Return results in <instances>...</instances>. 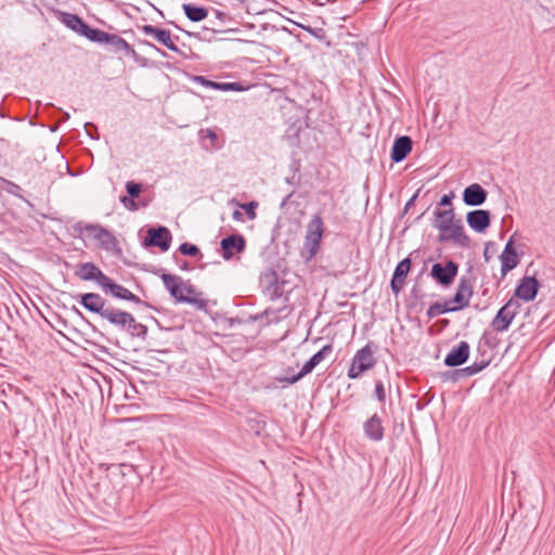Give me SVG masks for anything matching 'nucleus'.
Segmentation results:
<instances>
[{"instance_id":"57","label":"nucleus","mask_w":555,"mask_h":555,"mask_svg":"<svg viewBox=\"0 0 555 555\" xmlns=\"http://www.w3.org/2000/svg\"><path fill=\"white\" fill-rule=\"evenodd\" d=\"M72 311L76 313L79 318H81L83 321H87L86 317L77 307L73 306Z\"/></svg>"},{"instance_id":"10","label":"nucleus","mask_w":555,"mask_h":555,"mask_svg":"<svg viewBox=\"0 0 555 555\" xmlns=\"http://www.w3.org/2000/svg\"><path fill=\"white\" fill-rule=\"evenodd\" d=\"M519 309L520 304L515 298L508 299L507 302L499 309L491 321L492 328L495 332L507 331Z\"/></svg>"},{"instance_id":"38","label":"nucleus","mask_w":555,"mask_h":555,"mask_svg":"<svg viewBox=\"0 0 555 555\" xmlns=\"http://www.w3.org/2000/svg\"><path fill=\"white\" fill-rule=\"evenodd\" d=\"M441 379L444 380V382H453V383H457L463 378V375H462V371L461 369L459 367H455L454 370H450V371H446V372H442L441 373Z\"/></svg>"},{"instance_id":"18","label":"nucleus","mask_w":555,"mask_h":555,"mask_svg":"<svg viewBox=\"0 0 555 555\" xmlns=\"http://www.w3.org/2000/svg\"><path fill=\"white\" fill-rule=\"evenodd\" d=\"M75 275L82 281H94L102 288L103 284L107 280V275L93 262L80 263Z\"/></svg>"},{"instance_id":"46","label":"nucleus","mask_w":555,"mask_h":555,"mask_svg":"<svg viewBox=\"0 0 555 555\" xmlns=\"http://www.w3.org/2000/svg\"><path fill=\"white\" fill-rule=\"evenodd\" d=\"M434 399V395L429 396V392L424 395L415 404L417 411H422L430 401Z\"/></svg>"},{"instance_id":"33","label":"nucleus","mask_w":555,"mask_h":555,"mask_svg":"<svg viewBox=\"0 0 555 555\" xmlns=\"http://www.w3.org/2000/svg\"><path fill=\"white\" fill-rule=\"evenodd\" d=\"M321 243L315 242L313 240H310L308 237H305L304 240V247L301 251V256L305 258V260L311 261L320 250Z\"/></svg>"},{"instance_id":"61","label":"nucleus","mask_w":555,"mask_h":555,"mask_svg":"<svg viewBox=\"0 0 555 555\" xmlns=\"http://www.w3.org/2000/svg\"><path fill=\"white\" fill-rule=\"evenodd\" d=\"M438 324H440L441 327H446L449 324V320L448 319L439 320Z\"/></svg>"},{"instance_id":"47","label":"nucleus","mask_w":555,"mask_h":555,"mask_svg":"<svg viewBox=\"0 0 555 555\" xmlns=\"http://www.w3.org/2000/svg\"><path fill=\"white\" fill-rule=\"evenodd\" d=\"M454 196L455 195H454L453 192H450L449 194L442 195L440 201H439V203H438V205L440 207H448V208L452 207V199L454 198Z\"/></svg>"},{"instance_id":"59","label":"nucleus","mask_w":555,"mask_h":555,"mask_svg":"<svg viewBox=\"0 0 555 555\" xmlns=\"http://www.w3.org/2000/svg\"><path fill=\"white\" fill-rule=\"evenodd\" d=\"M85 128H86V131H88L89 129H93L95 132L98 131L96 126L92 122H87L85 125Z\"/></svg>"},{"instance_id":"51","label":"nucleus","mask_w":555,"mask_h":555,"mask_svg":"<svg viewBox=\"0 0 555 555\" xmlns=\"http://www.w3.org/2000/svg\"><path fill=\"white\" fill-rule=\"evenodd\" d=\"M420 191L421 190H417L416 193L405 203L404 208H403V212H406L414 205L415 199L417 198Z\"/></svg>"},{"instance_id":"28","label":"nucleus","mask_w":555,"mask_h":555,"mask_svg":"<svg viewBox=\"0 0 555 555\" xmlns=\"http://www.w3.org/2000/svg\"><path fill=\"white\" fill-rule=\"evenodd\" d=\"M130 312L124 311L118 308L111 306L107 312L103 315V320H106L111 325L116 327L118 331L124 332V323L127 322Z\"/></svg>"},{"instance_id":"37","label":"nucleus","mask_w":555,"mask_h":555,"mask_svg":"<svg viewBox=\"0 0 555 555\" xmlns=\"http://www.w3.org/2000/svg\"><path fill=\"white\" fill-rule=\"evenodd\" d=\"M299 28L307 31L314 38H317L319 41H324L326 39V31L321 27H311L309 25H304L300 23H295Z\"/></svg>"},{"instance_id":"27","label":"nucleus","mask_w":555,"mask_h":555,"mask_svg":"<svg viewBox=\"0 0 555 555\" xmlns=\"http://www.w3.org/2000/svg\"><path fill=\"white\" fill-rule=\"evenodd\" d=\"M324 230L325 228L322 217L319 214H315L307 224L305 237L321 243Z\"/></svg>"},{"instance_id":"35","label":"nucleus","mask_w":555,"mask_h":555,"mask_svg":"<svg viewBox=\"0 0 555 555\" xmlns=\"http://www.w3.org/2000/svg\"><path fill=\"white\" fill-rule=\"evenodd\" d=\"M489 364H490V361H481V362H474L473 364H470L466 367H462L461 371H462L463 378L465 379L473 375L478 374L483 369H486Z\"/></svg>"},{"instance_id":"41","label":"nucleus","mask_w":555,"mask_h":555,"mask_svg":"<svg viewBox=\"0 0 555 555\" xmlns=\"http://www.w3.org/2000/svg\"><path fill=\"white\" fill-rule=\"evenodd\" d=\"M437 242H439V243L453 242V244L456 246V238L453 235L452 230H444L443 232H439V234L437 236Z\"/></svg>"},{"instance_id":"40","label":"nucleus","mask_w":555,"mask_h":555,"mask_svg":"<svg viewBox=\"0 0 555 555\" xmlns=\"http://www.w3.org/2000/svg\"><path fill=\"white\" fill-rule=\"evenodd\" d=\"M0 179L5 184L4 190L8 193H10V194H12L14 196H17V197H22L21 194H20L21 191H22V188L18 184H16V183H14V182H12L10 180H7L4 178H0Z\"/></svg>"},{"instance_id":"14","label":"nucleus","mask_w":555,"mask_h":555,"mask_svg":"<svg viewBox=\"0 0 555 555\" xmlns=\"http://www.w3.org/2000/svg\"><path fill=\"white\" fill-rule=\"evenodd\" d=\"M139 29L146 36L152 37L162 46L166 47L168 50L179 53L183 56L185 54L178 48V46L172 41L170 30L160 28L151 24H145L139 27Z\"/></svg>"},{"instance_id":"4","label":"nucleus","mask_w":555,"mask_h":555,"mask_svg":"<svg viewBox=\"0 0 555 555\" xmlns=\"http://www.w3.org/2000/svg\"><path fill=\"white\" fill-rule=\"evenodd\" d=\"M378 346L374 341H369L364 347L359 349L352 358L351 365L347 372L350 379L359 378L364 372L373 369L377 362L374 353Z\"/></svg>"},{"instance_id":"25","label":"nucleus","mask_w":555,"mask_h":555,"mask_svg":"<svg viewBox=\"0 0 555 555\" xmlns=\"http://www.w3.org/2000/svg\"><path fill=\"white\" fill-rule=\"evenodd\" d=\"M434 228L438 229L439 232H443L444 230H449L452 223H454L457 219L455 218V211L453 207L447 209L437 208L434 211Z\"/></svg>"},{"instance_id":"12","label":"nucleus","mask_w":555,"mask_h":555,"mask_svg":"<svg viewBox=\"0 0 555 555\" xmlns=\"http://www.w3.org/2000/svg\"><path fill=\"white\" fill-rule=\"evenodd\" d=\"M474 294V280L463 275L459 280L455 294L449 299L455 312L469 306V300Z\"/></svg>"},{"instance_id":"43","label":"nucleus","mask_w":555,"mask_h":555,"mask_svg":"<svg viewBox=\"0 0 555 555\" xmlns=\"http://www.w3.org/2000/svg\"><path fill=\"white\" fill-rule=\"evenodd\" d=\"M374 395L379 402L384 403L386 401V391L382 380L375 383Z\"/></svg>"},{"instance_id":"64","label":"nucleus","mask_w":555,"mask_h":555,"mask_svg":"<svg viewBox=\"0 0 555 555\" xmlns=\"http://www.w3.org/2000/svg\"><path fill=\"white\" fill-rule=\"evenodd\" d=\"M63 117H64L65 120H67L69 118V114L68 113H64Z\"/></svg>"},{"instance_id":"50","label":"nucleus","mask_w":555,"mask_h":555,"mask_svg":"<svg viewBox=\"0 0 555 555\" xmlns=\"http://www.w3.org/2000/svg\"><path fill=\"white\" fill-rule=\"evenodd\" d=\"M295 171H298V168H296ZM285 182L294 186L299 185L300 177H296V172H294L292 177L285 178Z\"/></svg>"},{"instance_id":"32","label":"nucleus","mask_w":555,"mask_h":555,"mask_svg":"<svg viewBox=\"0 0 555 555\" xmlns=\"http://www.w3.org/2000/svg\"><path fill=\"white\" fill-rule=\"evenodd\" d=\"M279 273L274 269H267L260 275V284L263 287V292L269 296L274 284H276V280L279 279Z\"/></svg>"},{"instance_id":"5","label":"nucleus","mask_w":555,"mask_h":555,"mask_svg":"<svg viewBox=\"0 0 555 555\" xmlns=\"http://www.w3.org/2000/svg\"><path fill=\"white\" fill-rule=\"evenodd\" d=\"M459 268V263L452 259L435 262L430 268L429 276L442 288H448L454 283Z\"/></svg>"},{"instance_id":"3","label":"nucleus","mask_w":555,"mask_h":555,"mask_svg":"<svg viewBox=\"0 0 555 555\" xmlns=\"http://www.w3.org/2000/svg\"><path fill=\"white\" fill-rule=\"evenodd\" d=\"M91 42L98 43L106 49L111 53H122L126 56H130L133 60H138L139 54L124 38L117 34L106 33L100 28H96Z\"/></svg>"},{"instance_id":"21","label":"nucleus","mask_w":555,"mask_h":555,"mask_svg":"<svg viewBox=\"0 0 555 555\" xmlns=\"http://www.w3.org/2000/svg\"><path fill=\"white\" fill-rule=\"evenodd\" d=\"M411 268H412V261H411L410 257L402 259L396 266L395 271L391 276V280H390V288L395 295H398L401 292V289L405 283V279L408 276L409 272L411 271Z\"/></svg>"},{"instance_id":"20","label":"nucleus","mask_w":555,"mask_h":555,"mask_svg":"<svg viewBox=\"0 0 555 555\" xmlns=\"http://www.w3.org/2000/svg\"><path fill=\"white\" fill-rule=\"evenodd\" d=\"M192 80L203 87L210 88L214 90L222 91V92H229V91H235V92H242L248 90L249 87L243 85L242 82L235 81V82H219L208 79L205 76L194 75L192 76Z\"/></svg>"},{"instance_id":"55","label":"nucleus","mask_w":555,"mask_h":555,"mask_svg":"<svg viewBox=\"0 0 555 555\" xmlns=\"http://www.w3.org/2000/svg\"><path fill=\"white\" fill-rule=\"evenodd\" d=\"M202 132H204V130H202ZM205 132H206V137L209 138L212 142L218 139L217 133L212 129L208 128L205 130Z\"/></svg>"},{"instance_id":"44","label":"nucleus","mask_w":555,"mask_h":555,"mask_svg":"<svg viewBox=\"0 0 555 555\" xmlns=\"http://www.w3.org/2000/svg\"><path fill=\"white\" fill-rule=\"evenodd\" d=\"M182 292L186 293V294H184L185 296H192V297H197V298H199L202 296V293L197 292L195 286L190 281L184 282Z\"/></svg>"},{"instance_id":"22","label":"nucleus","mask_w":555,"mask_h":555,"mask_svg":"<svg viewBox=\"0 0 555 555\" xmlns=\"http://www.w3.org/2000/svg\"><path fill=\"white\" fill-rule=\"evenodd\" d=\"M413 149V140L409 135H398L390 151V158L392 163L403 162Z\"/></svg>"},{"instance_id":"56","label":"nucleus","mask_w":555,"mask_h":555,"mask_svg":"<svg viewBox=\"0 0 555 555\" xmlns=\"http://www.w3.org/2000/svg\"><path fill=\"white\" fill-rule=\"evenodd\" d=\"M232 218L236 221H244V215L243 212H241L238 209H235L233 212H232Z\"/></svg>"},{"instance_id":"39","label":"nucleus","mask_w":555,"mask_h":555,"mask_svg":"<svg viewBox=\"0 0 555 555\" xmlns=\"http://www.w3.org/2000/svg\"><path fill=\"white\" fill-rule=\"evenodd\" d=\"M125 188L131 198H138L142 192V184L135 181H128Z\"/></svg>"},{"instance_id":"36","label":"nucleus","mask_w":555,"mask_h":555,"mask_svg":"<svg viewBox=\"0 0 555 555\" xmlns=\"http://www.w3.org/2000/svg\"><path fill=\"white\" fill-rule=\"evenodd\" d=\"M178 250L183 256L201 257V258L203 257V254H202L201 249L198 248V246L195 244L189 243V242L182 243L179 246Z\"/></svg>"},{"instance_id":"2","label":"nucleus","mask_w":555,"mask_h":555,"mask_svg":"<svg viewBox=\"0 0 555 555\" xmlns=\"http://www.w3.org/2000/svg\"><path fill=\"white\" fill-rule=\"evenodd\" d=\"M160 271H163V273L160 274V279L164 283L165 288L177 302L192 305L196 309L202 311L207 310L206 299L184 295V293L182 292L184 281L181 276L167 273L163 269H160Z\"/></svg>"},{"instance_id":"34","label":"nucleus","mask_w":555,"mask_h":555,"mask_svg":"<svg viewBox=\"0 0 555 555\" xmlns=\"http://www.w3.org/2000/svg\"><path fill=\"white\" fill-rule=\"evenodd\" d=\"M287 281L283 279H278L276 284L272 287L271 292L269 293L270 300L274 301L284 296V294H288L289 291H286Z\"/></svg>"},{"instance_id":"11","label":"nucleus","mask_w":555,"mask_h":555,"mask_svg":"<svg viewBox=\"0 0 555 555\" xmlns=\"http://www.w3.org/2000/svg\"><path fill=\"white\" fill-rule=\"evenodd\" d=\"M80 306L87 311L98 314L101 318L107 312L112 305L107 304V300L98 293H82L70 295Z\"/></svg>"},{"instance_id":"45","label":"nucleus","mask_w":555,"mask_h":555,"mask_svg":"<svg viewBox=\"0 0 555 555\" xmlns=\"http://www.w3.org/2000/svg\"><path fill=\"white\" fill-rule=\"evenodd\" d=\"M246 212L247 217L249 219H254L256 217L255 209L258 206L256 202H249L244 205H240Z\"/></svg>"},{"instance_id":"58","label":"nucleus","mask_w":555,"mask_h":555,"mask_svg":"<svg viewBox=\"0 0 555 555\" xmlns=\"http://www.w3.org/2000/svg\"><path fill=\"white\" fill-rule=\"evenodd\" d=\"M294 193H295V191H292L287 196L284 197V199L281 203V207H284L288 203V201L292 198Z\"/></svg>"},{"instance_id":"29","label":"nucleus","mask_w":555,"mask_h":555,"mask_svg":"<svg viewBox=\"0 0 555 555\" xmlns=\"http://www.w3.org/2000/svg\"><path fill=\"white\" fill-rule=\"evenodd\" d=\"M182 10L185 16L194 23L204 21L208 16V9L194 3H183Z\"/></svg>"},{"instance_id":"19","label":"nucleus","mask_w":555,"mask_h":555,"mask_svg":"<svg viewBox=\"0 0 555 555\" xmlns=\"http://www.w3.org/2000/svg\"><path fill=\"white\" fill-rule=\"evenodd\" d=\"M492 215L487 209H475L466 214L468 227L477 233H485L491 224Z\"/></svg>"},{"instance_id":"49","label":"nucleus","mask_w":555,"mask_h":555,"mask_svg":"<svg viewBox=\"0 0 555 555\" xmlns=\"http://www.w3.org/2000/svg\"><path fill=\"white\" fill-rule=\"evenodd\" d=\"M494 247V243L493 242H487L485 244V250H483V258H485V261L488 262L490 261L491 259V254H490V249Z\"/></svg>"},{"instance_id":"53","label":"nucleus","mask_w":555,"mask_h":555,"mask_svg":"<svg viewBox=\"0 0 555 555\" xmlns=\"http://www.w3.org/2000/svg\"><path fill=\"white\" fill-rule=\"evenodd\" d=\"M140 43H141V44H144V46H147V47H150V48H152V49H154L157 53L162 54L163 56H166V55H167L165 51H163L162 49H159L158 47H156L154 43H151V42H149V41H146V40H142V41H140Z\"/></svg>"},{"instance_id":"8","label":"nucleus","mask_w":555,"mask_h":555,"mask_svg":"<svg viewBox=\"0 0 555 555\" xmlns=\"http://www.w3.org/2000/svg\"><path fill=\"white\" fill-rule=\"evenodd\" d=\"M102 291L105 294L112 295L114 298L126 300V301H130L132 304H135V305H139V306H143V307H145L147 309H152V310L158 311V309L155 306H153L152 304H150L147 301L142 300L139 296H137L135 294L131 293L128 288L124 287L122 285L116 283L109 276L107 278V280L103 284Z\"/></svg>"},{"instance_id":"48","label":"nucleus","mask_w":555,"mask_h":555,"mask_svg":"<svg viewBox=\"0 0 555 555\" xmlns=\"http://www.w3.org/2000/svg\"><path fill=\"white\" fill-rule=\"evenodd\" d=\"M214 13H215V16L217 20L221 21V22H229L232 20V17L223 12V11H220V10H217V9H212Z\"/></svg>"},{"instance_id":"60","label":"nucleus","mask_w":555,"mask_h":555,"mask_svg":"<svg viewBox=\"0 0 555 555\" xmlns=\"http://www.w3.org/2000/svg\"><path fill=\"white\" fill-rule=\"evenodd\" d=\"M180 269L188 271L191 268H190L189 262L186 260H183V262L180 264Z\"/></svg>"},{"instance_id":"1","label":"nucleus","mask_w":555,"mask_h":555,"mask_svg":"<svg viewBox=\"0 0 555 555\" xmlns=\"http://www.w3.org/2000/svg\"><path fill=\"white\" fill-rule=\"evenodd\" d=\"M73 229L78 234L88 232L98 242V246L106 251H112L115 256L119 257L122 250L118 244L116 236L106 228L98 223H85L78 221L73 225Z\"/></svg>"},{"instance_id":"9","label":"nucleus","mask_w":555,"mask_h":555,"mask_svg":"<svg viewBox=\"0 0 555 555\" xmlns=\"http://www.w3.org/2000/svg\"><path fill=\"white\" fill-rule=\"evenodd\" d=\"M172 241L171 232L164 225L151 227L142 241L144 248L158 247L160 251H167Z\"/></svg>"},{"instance_id":"16","label":"nucleus","mask_w":555,"mask_h":555,"mask_svg":"<svg viewBox=\"0 0 555 555\" xmlns=\"http://www.w3.org/2000/svg\"><path fill=\"white\" fill-rule=\"evenodd\" d=\"M500 260L502 276H505L509 271L519 264L520 256L515 248V234L509 236L507 240L505 247L500 255Z\"/></svg>"},{"instance_id":"13","label":"nucleus","mask_w":555,"mask_h":555,"mask_svg":"<svg viewBox=\"0 0 555 555\" xmlns=\"http://www.w3.org/2000/svg\"><path fill=\"white\" fill-rule=\"evenodd\" d=\"M540 287L541 284L534 275H524L514 289V297L526 302L533 301Z\"/></svg>"},{"instance_id":"15","label":"nucleus","mask_w":555,"mask_h":555,"mask_svg":"<svg viewBox=\"0 0 555 555\" xmlns=\"http://www.w3.org/2000/svg\"><path fill=\"white\" fill-rule=\"evenodd\" d=\"M246 249V240L241 233H233L223 237L220 242V251L224 260H231L234 255L242 254Z\"/></svg>"},{"instance_id":"6","label":"nucleus","mask_w":555,"mask_h":555,"mask_svg":"<svg viewBox=\"0 0 555 555\" xmlns=\"http://www.w3.org/2000/svg\"><path fill=\"white\" fill-rule=\"evenodd\" d=\"M333 351V345L327 344L323 346L318 352H315L308 361L305 362L301 370L291 376H278L275 380L279 383L295 384L302 377L311 373L330 353Z\"/></svg>"},{"instance_id":"30","label":"nucleus","mask_w":555,"mask_h":555,"mask_svg":"<svg viewBox=\"0 0 555 555\" xmlns=\"http://www.w3.org/2000/svg\"><path fill=\"white\" fill-rule=\"evenodd\" d=\"M449 230H452L456 238V246L461 248H469L472 244L470 237L465 233L464 225L461 219H457Z\"/></svg>"},{"instance_id":"63","label":"nucleus","mask_w":555,"mask_h":555,"mask_svg":"<svg viewBox=\"0 0 555 555\" xmlns=\"http://www.w3.org/2000/svg\"><path fill=\"white\" fill-rule=\"evenodd\" d=\"M232 323L243 324V323H246V320H243L241 318H235V319L232 320Z\"/></svg>"},{"instance_id":"7","label":"nucleus","mask_w":555,"mask_h":555,"mask_svg":"<svg viewBox=\"0 0 555 555\" xmlns=\"http://www.w3.org/2000/svg\"><path fill=\"white\" fill-rule=\"evenodd\" d=\"M54 15L67 28L91 41L96 28L89 25L81 16L61 10H55Z\"/></svg>"},{"instance_id":"26","label":"nucleus","mask_w":555,"mask_h":555,"mask_svg":"<svg viewBox=\"0 0 555 555\" xmlns=\"http://www.w3.org/2000/svg\"><path fill=\"white\" fill-rule=\"evenodd\" d=\"M147 332V326L138 322L131 313L129 314L127 322L124 323V333L128 334L132 338L145 340Z\"/></svg>"},{"instance_id":"62","label":"nucleus","mask_w":555,"mask_h":555,"mask_svg":"<svg viewBox=\"0 0 555 555\" xmlns=\"http://www.w3.org/2000/svg\"><path fill=\"white\" fill-rule=\"evenodd\" d=\"M171 24H172V25H175V27H176V28H178L179 30H181V31L185 33L188 36H193V34H192V33H190V31H188V30H184V29L180 28V27H179L177 24H175L173 22H171Z\"/></svg>"},{"instance_id":"54","label":"nucleus","mask_w":555,"mask_h":555,"mask_svg":"<svg viewBox=\"0 0 555 555\" xmlns=\"http://www.w3.org/2000/svg\"><path fill=\"white\" fill-rule=\"evenodd\" d=\"M411 296L414 299H421L424 297V295L422 294V291L416 285L413 286V288L411 289Z\"/></svg>"},{"instance_id":"52","label":"nucleus","mask_w":555,"mask_h":555,"mask_svg":"<svg viewBox=\"0 0 555 555\" xmlns=\"http://www.w3.org/2000/svg\"><path fill=\"white\" fill-rule=\"evenodd\" d=\"M268 313V310H266L263 313H257V314H250L247 319H246V323H254L256 321H259L262 319V317L264 314Z\"/></svg>"},{"instance_id":"31","label":"nucleus","mask_w":555,"mask_h":555,"mask_svg":"<svg viewBox=\"0 0 555 555\" xmlns=\"http://www.w3.org/2000/svg\"><path fill=\"white\" fill-rule=\"evenodd\" d=\"M448 312H455L449 299L446 300L443 304L439 301L433 302L427 309L426 315L429 320H431L440 314H444Z\"/></svg>"},{"instance_id":"42","label":"nucleus","mask_w":555,"mask_h":555,"mask_svg":"<svg viewBox=\"0 0 555 555\" xmlns=\"http://www.w3.org/2000/svg\"><path fill=\"white\" fill-rule=\"evenodd\" d=\"M135 198H131L128 195L120 196L119 201L120 203L129 210L135 211L139 209L138 203L134 201Z\"/></svg>"},{"instance_id":"24","label":"nucleus","mask_w":555,"mask_h":555,"mask_svg":"<svg viewBox=\"0 0 555 555\" xmlns=\"http://www.w3.org/2000/svg\"><path fill=\"white\" fill-rule=\"evenodd\" d=\"M363 430L365 437L371 441H382L385 434L382 418L377 413L373 414L363 424Z\"/></svg>"},{"instance_id":"17","label":"nucleus","mask_w":555,"mask_h":555,"mask_svg":"<svg viewBox=\"0 0 555 555\" xmlns=\"http://www.w3.org/2000/svg\"><path fill=\"white\" fill-rule=\"evenodd\" d=\"M469 354V344L465 340H462L447 353L443 363L449 367H459L467 362Z\"/></svg>"},{"instance_id":"23","label":"nucleus","mask_w":555,"mask_h":555,"mask_svg":"<svg viewBox=\"0 0 555 555\" xmlns=\"http://www.w3.org/2000/svg\"><path fill=\"white\" fill-rule=\"evenodd\" d=\"M488 197V192L479 183H473L466 186L462 194V199L466 206H481Z\"/></svg>"}]
</instances>
